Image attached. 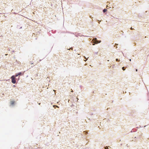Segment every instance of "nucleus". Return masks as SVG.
Wrapping results in <instances>:
<instances>
[{"label": "nucleus", "instance_id": "f257e3e1", "mask_svg": "<svg viewBox=\"0 0 149 149\" xmlns=\"http://www.w3.org/2000/svg\"><path fill=\"white\" fill-rule=\"evenodd\" d=\"M12 79V82L13 84H15L16 83V80H15V78L14 76H13L11 77Z\"/></svg>", "mask_w": 149, "mask_h": 149}, {"label": "nucleus", "instance_id": "f03ea898", "mask_svg": "<svg viewBox=\"0 0 149 149\" xmlns=\"http://www.w3.org/2000/svg\"><path fill=\"white\" fill-rule=\"evenodd\" d=\"M107 11V9H105L103 10V12L104 13H105Z\"/></svg>", "mask_w": 149, "mask_h": 149}, {"label": "nucleus", "instance_id": "7ed1b4c3", "mask_svg": "<svg viewBox=\"0 0 149 149\" xmlns=\"http://www.w3.org/2000/svg\"><path fill=\"white\" fill-rule=\"evenodd\" d=\"M22 73L21 72H20L18 73V75H22Z\"/></svg>", "mask_w": 149, "mask_h": 149}, {"label": "nucleus", "instance_id": "20e7f679", "mask_svg": "<svg viewBox=\"0 0 149 149\" xmlns=\"http://www.w3.org/2000/svg\"><path fill=\"white\" fill-rule=\"evenodd\" d=\"M122 69L123 70H125V68L124 67H123L122 68Z\"/></svg>", "mask_w": 149, "mask_h": 149}, {"label": "nucleus", "instance_id": "39448f33", "mask_svg": "<svg viewBox=\"0 0 149 149\" xmlns=\"http://www.w3.org/2000/svg\"><path fill=\"white\" fill-rule=\"evenodd\" d=\"M14 102H13V101H12V102H11V104H14Z\"/></svg>", "mask_w": 149, "mask_h": 149}, {"label": "nucleus", "instance_id": "423d86ee", "mask_svg": "<svg viewBox=\"0 0 149 149\" xmlns=\"http://www.w3.org/2000/svg\"><path fill=\"white\" fill-rule=\"evenodd\" d=\"M19 75H18V74H17L15 75V77H17Z\"/></svg>", "mask_w": 149, "mask_h": 149}, {"label": "nucleus", "instance_id": "0eeeda50", "mask_svg": "<svg viewBox=\"0 0 149 149\" xmlns=\"http://www.w3.org/2000/svg\"><path fill=\"white\" fill-rule=\"evenodd\" d=\"M116 61H119V60L117 58L116 59Z\"/></svg>", "mask_w": 149, "mask_h": 149}, {"label": "nucleus", "instance_id": "6e6552de", "mask_svg": "<svg viewBox=\"0 0 149 149\" xmlns=\"http://www.w3.org/2000/svg\"><path fill=\"white\" fill-rule=\"evenodd\" d=\"M96 41H97V42H95V43H97L99 42H97V40H96Z\"/></svg>", "mask_w": 149, "mask_h": 149}, {"label": "nucleus", "instance_id": "1a4fd4ad", "mask_svg": "<svg viewBox=\"0 0 149 149\" xmlns=\"http://www.w3.org/2000/svg\"><path fill=\"white\" fill-rule=\"evenodd\" d=\"M131 29H132V27L131 28Z\"/></svg>", "mask_w": 149, "mask_h": 149}, {"label": "nucleus", "instance_id": "9d476101", "mask_svg": "<svg viewBox=\"0 0 149 149\" xmlns=\"http://www.w3.org/2000/svg\"><path fill=\"white\" fill-rule=\"evenodd\" d=\"M31 63V64H33V63H31H31Z\"/></svg>", "mask_w": 149, "mask_h": 149}, {"label": "nucleus", "instance_id": "9b49d317", "mask_svg": "<svg viewBox=\"0 0 149 149\" xmlns=\"http://www.w3.org/2000/svg\"><path fill=\"white\" fill-rule=\"evenodd\" d=\"M95 40H96L97 39L95 38Z\"/></svg>", "mask_w": 149, "mask_h": 149}, {"label": "nucleus", "instance_id": "f8f14e48", "mask_svg": "<svg viewBox=\"0 0 149 149\" xmlns=\"http://www.w3.org/2000/svg\"><path fill=\"white\" fill-rule=\"evenodd\" d=\"M136 71H137V70L136 69Z\"/></svg>", "mask_w": 149, "mask_h": 149}, {"label": "nucleus", "instance_id": "ddd939ff", "mask_svg": "<svg viewBox=\"0 0 149 149\" xmlns=\"http://www.w3.org/2000/svg\"><path fill=\"white\" fill-rule=\"evenodd\" d=\"M130 61H131V59H130Z\"/></svg>", "mask_w": 149, "mask_h": 149}, {"label": "nucleus", "instance_id": "4468645a", "mask_svg": "<svg viewBox=\"0 0 149 149\" xmlns=\"http://www.w3.org/2000/svg\"><path fill=\"white\" fill-rule=\"evenodd\" d=\"M101 42V41H100L99 42Z\"/></svg>", "mask_w": 149, "mask_h": 149}, {"label": "nucleus", "instance_id": "2eb2a0df", "mask_svg": "<svg viewBox=\"0 0 149 149\" xmlns=\"http://www.w3.org/2000/svg\"><path fill=\"white\" fill-rule=\"evenodd\" d=\"M105 149H107L106 148H105Z\"/></svg>", "mask_w": 149, "mask_h": 149}]
</instances>
